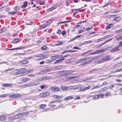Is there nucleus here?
Instances as JSON below:
<instances>
[{
	"label": "nucleus",
	"mask_w": 122,
	"mask_h": 122,
	"mask_svg": "<svg viewBox=\"0 0 122 122\" xmlns=\"http://www.w3.org/2000/svg\"><path fill=\"white\" fill-rule=\"evenodd\" d=\"M10 97L11 98H15V95H12L10 96Z\"/></svg>",
	"instance_id": "obj_59"
},
{
	"label": "nucleus",
	"mask_w": 122,
	"mask_h": 122,
	"mask_svg": "<svg viewBox=\"0 0 122 122\" xmlns=\"http://www.w3.org/2000/svg\"><path fill=\"white\" fill-rule=\"evenodd\" d=\"M26 69L25 68H23L20 69L15 70L13 72H15V73H13V75H16L18 74L21 73L23 71H25Z\"/></svg>",
	"instance_id": "obj_1"
},
{
	"label": "nucleus",
	"mask_w": 122,
	"mask_h": 122,
	"mask_svg": "<svg viewBox=\"0 0 122 122\" xmlns=\"http://www.w3.org/2000/svg\"><path fill=\"white\" fill-rule=\"evenodd\" d=\"M118 35H117L115 37V38L117 39V41H119L122 40V36L119 37H118Z\"/></svg>",
	"instance_id": "obj_26"
},
{
	"label": "nucleus",
	"mask_w": 122,
	"mask_h": 122,
	"mask_svg": "<svg viewBox=\"0 0 122 122\" xmlns=\"http://www.w3.org/2000/svg\"><path fill=\"white\" fill-rule=\"evenodd\" d=\"M93 28V26H92L91 27L86 28L85 29V30L86 31H88L90 30H91Z\"/></svg>",
	"instance_id": "obj_49"
},
{
	"label": "nucleus",
	"mask_w": 122,
	"mask_h": 122,
	"mask_svg": "<svg viewBox=\"0 0 122 122\" xmlns=\"http://www.w3.org/2000/svg\"><path fill=\"white\" fill-rule=\"evenodd\" d=\"M20 63L23 64H25L28 63V61L26 60H24L22 61H20Z\"/></svg>",
	"instance_id": "obj_15"
},
{
	"label": "nucleus",
	"mask_w": 122,
	"mask_h": 122,
	"mask_svg": "<svg viewBox=\"0 0 122 122\" xmlns=\"http://www.w3.org/2000/svg\"><path fill=\"white\" fill-rule=\"evenodd\" d=\"M40 109L43 108L45 107L46 105L45 104H41L39 106Z\"/></svg>",
	"instance_id": "obj_39"
},
{
	"label": "nucleus",
	"mask_w": 122,
	"mask_h": 122,
	"mask_svg": "<svg viewBox=\"0 0 122 122\" xmlns=\"http://www.w3.org/2000/svg\"><path fill=\"white\" fill-rule=\"evenodd\" d=\"M96 62L98 64H100L102 62H105L103 58L99 59L96 61Z\"/></svg>",
	"instance_id": "obj_12"
},
{
	"label": "nucleus",
	"mask_w": 122,
	"mask_h": 122,
	"mask_svg": "<svg viewBox=\"0 0 122 122\" xmlns=\"http://www.w3.org/2000/svg\"><path fill=\"white\" fill-rule=\"evenodd\" d=\"M81 62H82L81 61V59H79V60L76 61V64H78L79 63H81Z\"/></svg>",
	"instance_id": "obj_57"
},
{
	"label": "nucleus",
	"mask_w": 122,
	"mask_h": 122,
	"mask_svg": "<svg viewBox=\"0 0 122 122\" xmlns=\"http://www.w3.org/2000/svg\"><path fill=\"white\" fill-rule=\"evenodd\" d=\"M61 89L63 90H68L69 89V87L66 86L63 87L62 86L61 88Z\"/></svg>",
	"instance_id": "obj_29"
},
{
	"label": "nucleus",
	"mask_w": 122,
	"mask_h": 122,
	"mask_svg": "<svg viewBox=\"0 0 122 122\" xmlns=\"http://www.w3.org/2000/svg\"><path fill=\"white\" fill-rule=\"evenodd\" d=\"M52 20H49L47 21H46V26L49 25L50 23L51 22Z\"/></svg>",
	"instance_id": "obj_40"
},
{
	"label": "nucleus",
	"mask_w": 122,
	"mask_h": 122,
	"mask_svg": "<svg viewBox=\"0 0 122 122\" xmlns=\"http://www.w3.org/2000/svg\"><path fill=\"white\" fill-rule=\"evenodd\" d=\"M82 36L81 35L79 36H76L74 37V39L75 40L77 38H80L81 36Z\"/></svg>",
	"instance_id": "obj_58"
},
{
	"label": "nucleus",
	"mask_w": 122,
	"mask_h": 122,
	"mask_svg": "<svg viewBox=\"0 0 122 122\" xmlns=\"http://www.w3.org/2000/svg\"><path fill=\"white\" fill-rule=\"evenodd\" d=\"M109 36V35H107L105 36L103 38H102L100 39H98L97 41H96L95 42H96L97 43H98L99 42H100L104 40L106 38H108Z\"/></svg>",
	"instance_id": "obj_2"
},
{
	"label": "nucleus",
	"mask_w": 122,
	"mask_h": 122,
	"mask_svg": "<svg viewBox=\"0 0 122 122\" xmlns=\"http://www.w3.org/2000/svg\"><path fill=\"white\" fill-rule=\"evenodd\" d=\"M42 50H46V46H43L41 47Z\"/></svg>",
	"instance_id": "obj_62"
},
{
	"label": "nucleus",
	"mask_w": 122,
	"mask_h": 122,
	"mask_svg": "<svg viewBox=\"0 0 122 122\" xmlns=\"http://www.w3.org/2000/svg\"><path fill=\"white\" fill-rule=\"evenodd\" d=\"M102 57V56L101 55H100L99 56H97L96 57H94L93 58H92V61H93L96 60L97 59L100 58V57Z\"/></svg>",
	"instance_id": "obj_13"
},
{
	"label": "nucleus",
	"mask_w": 122,
	"mask_h": 122,
	"mask_svg": "<svg viewBox=\"0 0 122 122\" xmlns=\"http://www.w3.org/2000/svg\"><path fill=\"white\" fill-rule=\"evenodd\" d=\"M109 89V88L108 87H107V86H106V87H104L102 89V90L103 91H105L106 90H108Z\"/></svg>",
	"instance_id": "obj_41"
},
{
	"label": "nucleus",
	"mask_w": 122,
	"mask_h": 122,
	"mask_svg": "<svg viewBox=\"0 0 122 122\" xmlns=\"http://www.w3.org/2000/svg\"><path fill=\"white\" fill-rule=\"evenodd\" d=\"M29 84L30 86H32L37 85L38 83H36L35 82H34L32 83H30Z\"/></svg>",
	"instance_id": "obj_27"
},
{
	"label": "nucleus",
	"mask_w": 122,
	"mask_h": 122,
	"mask_svg": "<svg viewBox=\"0 0 122 122\" xmlns=\"http://www.w3.org/2000/svg\"><path fill=\"white\" fill-rule=\"evenodd\" d=\"M98 70V69H95L93 70H91L89 71L90 72H92L94 71H97Z\"/></svg>",
	"instance_id": "obj_52"
},
{
	"label": "nucleus",
	"mask_w": 122,
	"mask_h": 122,
	"mask_svg": "<svg viewBox=\"0 0 122 122\" xmlns=\"http://www.w3.org/2000/svg\"><path fill=\"white\" fill-rule=\"evenodd\" d=\"M90 52V51H88L86 52L85 53H82L80 55V56H83L84 55H85L86 54L88 53V52Z\"/></svg>",
	"instance_id": "obj_47"
},
{
	"label": "nucleus",
	"mask_w": 122,
	"mask_h": 122,
	"mask_svg": "<svg viewBox=\"0 0 122 122\" xmlns=\"http://www.w3.org/2000/svg\"><path fill=\"white\" fill-rule=\"evenodd\" d=\"M53 97L54 98H56L57 99H59L60 98H62V97L61 96H59L58 95H54Z\"/></svg>",
	"instance_id": "obj_19"
},
{
	"label": "nucleus",
	"mask_w": 122,
	"mask_h": 122,
	"mask_svg": "<svg viewBox=\"0 0 122 122\" xmlns=\"http://www.w3.org/2000/svg\"><path fill=\"white\" fill-rule=\"evenodd\" d=\"M95 51L96 52V53H97V54H99V53H100L101 51H102H102H103V50H97Z\"/></svg>",
	"instance_id": "obj_54"
},
{
	"label": "nucleus",
	"mask_w": 122,
	"mask_h": 122,
	"mask_svg": "<svg viewBox=\"0 0 122 122\" xmlns=\"http://www.w3.org/2000/svg\"><path fill=\"white\" fill-rule=\"evenodd\" d=\"M6 117L5 116H1L0 117V120L1 121H3L6 119Z\"/></svg>",
	"instance_id": "obj_34"
},
{
	"label": "nucleus",
	"mask_w": 122,
	"mask_h": 122,
	"mask_svg": "<svg viewBox=\"0 0 122 122\" xmlns=\"http://www.w3.org/2000/svg\"><path fill=\"white\" fill-rule=\"evenodd\" d=\"M17 12V11H12L11 12H8V13H9L10 15H13L16 14Z\"/></svg>",
	"instance_id": "obj_32"
},
{
	"label": "nucleus",
	"mask_w": 122,
	"mask_h": 122,
	"mask_svg": "<svg viewBox=\"0 0 122 122\" xmlns=\"http://www.w3.org/2000/svg\"><path fill=\"white\" fill-rule=\"evenodd\" d=\"M39 96L40 97H45L46 96V92H45L40 94L39 95Z\"/></svg>",
	"instance_id": "obj_22"
},
{
	"label": "nucleus",
	"mask_w": 122,
	"mask_h": 122,
	"mask_svg": "<svg viewBox=\"0 0 122 122\" xmlns=\"http://www.w3.org/2000/svg\"><path fill=\"white\" fill-rule=\"evenodd\" d=\"M33 70L32 69H30L26 71V72L27 73H29L30 72H33Z\"/></svg>",
	"instance_id": "obj_43"
},
{
	"label": "nucleus",
	"mask_w": 122,
	"mask_h": 122,
	"mask_svg": "<svg viewBox=\"0 0 122 122\" xmlns=\"http://www.w3.org/2000/svg\"><path fill=\"white\" fill-rule=\"evenodd\" d=\"M46 26V25H41L40 26V29H43L45 28Z\"/></svg>",
	"instance_id": "obj_48"
},
{
	"label": "nucleus",
	"mask_w": 122,
	"mask_h": 122,
	"mask_svg": "<svg viewBox=\"0 0 122 122\" xmlns=\"http://www.w3.org/2000/svg\"><path fill=\"white\" fill-rule=\"evenodd\" d=\"M63 44V42L61 41H57L56 42V44L55 45V46H58L62 45Z\"/></svg>",
	"instance_id": "obj_14"
},
{
	"label": "nucleus",
	"mask_w": 122,
	"mask_h": 122,
	"mask_svg": "<svg viewBox=\"0 0 122 122\" xmlns=\"http://www.w3.org/2000/svg\"><path fill=\"white\" fill-rule=\"evenodd\" d=\"M18 117L17 115L14 116L13 117H10L9 118V119L10 120H12L16 119H18Z\"/></svg>",
	"instance_id": "obj_10"
},
{
	"label": "nucleus",
	"mask_w": 122,
	"mask_h": 122,
	"mask_svg": "<svg viewBox=\"0 0 122 122\" xmlns=\"http://www.w3.org/2000/svg\"><path fill=\"white\" fill-rule=\"evenodd\" d=\"M98 97H103L104 96V95L103 94H98Z\"/></svg>",
	"instance_id": "obj_53"
},
{
	"label": "nucleus",
	"mask_w": 122,
	"mask_h": 122,
	"mask_svg": "<svg viewBox=\"0 0 122 122\" xmlns=\"http://www.w3.org/2000/svg\"><path fill=\"white\" fill-rule=\"evenodd\" d=\"M56 33L58 34H60L61 33V30L59 29L58 30Z\"/></svg>",
	"instance_id": "obj_60"
},
{
	"label": "nucleus",
	"mask_w": 122,
	"mask_h": 122,
	"mask_svg": "<svg viewBox=\"0 0 122 122\" xmlns=\"http://www.w3.org/2000/svg\"><path fill=\"white\" fill-rule=\"evenodd\" d=\"M17 115L18 117V118L22 116H23L22 113H19Z\"/></svg>",
	"instance_id": "obj_45"
},
{
	"label": "nucleus",
	"mask_w": 122,
	"mask_h": 122,
	"mask_svg": "<svg viewBox=\"0 0 122 122\" xmlns=\"http://www.w3.org/2000/svg\"><path fill=\"white\" fill-rule=\"evenodd\" d=\"M73 98V97L72 96H69L65 98V100H67L69 99H72Z\"/></svg>",
	"instance_id": "obj_23"
},
{
	"label": "nucleus",
	"mask_w": 122,
	"mask_h": 122,
	"mask_svg": "<svg viewBox=\"0 0 122 122\" xmlns=\"http://www.w3.org/2000/svg\"><path fill=\"white\" fill-rule=\"evenodd\" d=\"M66 33V32L65 30L61 32V34L62 35H64Z\"/></svg>",
	"instance_id": "obj_63"
},
{
	"label": "nucleus",
	"mask_w": 122,
	"mask_h": 122,
	"mask_svg": "<svg viewBox=\"0 0 122 122\" xmlns=\"http://www.w3.org/2000/svg\"><path fill=\"white\" fill-rule=\"evenodd\" d=\"M122 30V29H120L116 31H115V33H119V32H122V30Z\"/></svg>",
	"instance_id": "obj_56"
},
{
	"label": "nucleus",
	"mask_w": 122,
	"mask_h": 122,
	"mask_svg": "<svg viewBox=\"0 0 122 122\" xmlns=\"http://www.w3.org/2000/svg\"><path fill=\"white\" fill-rule=\"evenodd\" d=\"M51 88L52 91L55 92L59 91L60 90L59 88L56 86H52L51 87Z\"/></svg>",
	"instance_id": "obj_6"
},
{
	"label": "nucleus",
	"mask_w": 122,
	"mask_h": 122,
	"mask_svg": "<svg viewBox=\"0 0 122 122\" xmlns=\"http://www.w3.org/2000/svg\"><path fill=\"white\" fill-rule=\"evenodd\" d=\"M89 57H87L86 58H84L81 59V61L82 62V61H85L88 60V59L89 58Z\"/></svg>",
	"instance_id": "obj_38"
},
{
	"label": "nucleus",
	"mask_w": 122,
	"mask_h": 122,
	"mask_svg": "<svg viewBox=\"0 0 122 122\" xmlns=\"http://www.w3.org/2000/svg\"><path fill=\"white\" fill-rule=\"evenodd\" d=\"M8 95V94H2V95H0V98H3L7 97Z\"/></svg>",
	"instance_id": "obj_37"
},
{
	"label": "nucleus",
	"mask_w": 122,
	"mask_h": 122,
	"mask_svg": "<svg viewBox=\"0 0 122 122\" xmlns=\"http://www.w3.org/2000/svg\"><path fill=\"white\" fill-rule=\"evenodd\" d=\"M92 42V41L91 40H90L88 41H86L84 42H83V44L85 45L88 43H91Z\"/></svg>",
	"instance_id": "obj_33"
},
{
	"label": "nucleus",
	"mask_w": 122,
	"mask_h": 122,
	"mask_svg": "<svg viewBox=\"0 0 122 122\" xmlns=\"http://www.w3.org/2000/svg\"><path fill=\"white\" fill-rule=\"evenodd\" d=\"M122 66V62H120L116 64L113 66V67L115 68H117Z\"/></svg>",
	"instance_id": "obj_9"
},
{
	"label": "nucleus",
	"mask_w": 122,
	"mask_h": 122,
	"mask_svg": "<svg viewBox=\"0 0 122 122\" xmlns=\"http://www.w3.org/2000/svg\"><path fill=\"white\" fill-rule=\"evenodd\" d=\"M117 46L119 47H120L122 46V41H121L119 42V44Z\"/></svg>",
	"instance_id": "obj_46"
},
{
	"label": "nucleus",
	"mask_w": 122,
	"mask_h": 122,
	"mask_svg": "<svg viewBox=\"0 0 122 122\" xmlns=\"http://www.w3.org/2000/svg\"><path fill=\"white\" fill-rule=\"evenodd\" d=\"M95 54H97V53H96V51H95L92 53H90L89 54V55H94Z\"/></svg>",
	"instance_id": "obj_55"
},
{
	"label": "nucleus",
	"mask_w": 122,
	"mask_h": 122,
	"mask_svg": "<svg viewBox=\"0 0 122 122\" xmlns=\"http://www.w3.org/2000/svg\"><path fill=\"white\" fill-rule=\"evenodd\" d=\"M29 113V112H27L22 113L23 116L24 117H26L28 115Z\"/></svg>",
	"instance_id": "obj_28"
},
{
	"label": "nucleus",
	"mask_w": 122,
	"mask_h": 122,
	"mask_svg": "<svg viewBox=\"0 0 122 122\" xmlns=\"http://www.w3.org/2000/svg\"><path fill=\"white\" fill-rule=\"evenodd\" d=\"M119 47L117 46H116L110 50V51L112 52H114L116 51H119Z\"/></svg>",
	"instance_id": "obj_5"
},
{
	"label": "nucleus",
	"mask_w": 122,
	"mask_h": 122,
	"mask_svg": "<svg viewBox=\"0 0 122 122\" xmlns=\"http://www.w3.org/2000/svg\"><path fill=\"white\" fill-rule=\"evenodd\" d=\"M69 88L71 89L74 90L77 89L78 88V87L76 86H71L69 87Z\"/></svg>",
	"instance_id": "obj_24"
},
{
	"label": "nucleus",
	"mask_w": 122,
	"mask_h": 122,
	"mask_svg": "<svg viewBox=\"0 0 122 122\" xmlns=\"http://www.w3.org/2000/svg\"><path fill=\"white\" fill-rule=\"evenodd\" d=\"M13 85V84L12 83L8 84L6 83L5 84H2V86L11 87V86Z\"/></svg>",
	"instance_id": "obj_8"
},
{
	"label": "nucleus",
	"mask_w": 122,
	"mask_h": 122,
	"mask_svg": "<svg viewBox=\"0 0 122 122\" xmlns=\"http://www.w3.org/2000/svg\"><path fill=\"white\" fill-rule=\"evenodd\" d=\"M103 58L105 62L111 60L110 58L109 57V56L108 55H107Z\"/></svg>",
	"instance_id": "obj_7"
},
{
	"label": "nucleus",
	"mask_w": 122,
	"mask_h": 122,
	"mask_svg": "<svg viewBox=\"0 0 122 122\" xmlns=\"http://www.w3.org/2000/svg\"><path fill=\"white\" fill-rule=\"evenodd\" d=\"M27 4V1H25L23 3V5H22L21 7L22 8H25Z\"/></svg>",
	"instance_id": "obj_21"
},
{
	"label": "nucleus",
	"mask_w": 122,
	"mask_h": 122,
	"mask_svg": "<svg viewBox=\"0 0 122 122\" xmlns=\"http://www.w3.org/2000/svg\"><path fill=\"white\" fill-rule=\"evenodd\" d=\"M19 40H20V39H16L13 40V42L15 43H16L19 41Z\"/></svg>",
	"instance_id": "obj_35"
},
{
	"label": "nucleus",
	"mask_w": 122,
	"mask_h": 122,
	"mask_svg": "<svg viewBox=\"0 0 122 122\" xmlns=\"http://www.w3.org/2000/svg\"><path fill=\"white\" fill-rule=\"evenodd\" d=\"M15 98H19L20 97V95L19 94H15Z\"/></svg>",
	"instance_id": "obj_31"
},
{
	"label": "nucleus",
	"mask_w": 122,
	"mask_h": 122,
	"mask_svg": "<svg viewBox=\"0 0 122 122\" xmlns=\"http://www.w3.org/2000/svg\"><path fill=\"white\" fill-rule=\"evenodd\" d=\"M90 86H88L87 87H85L84 88V90L85 91L86 90H88L89 89H90Z\"/></svg>",
	"instance_id": "obj_44"
},
{
	"label": "nucleus",
	"mask_w": 122,
	"mask_h": 122,
	"mask_svg": "<svg viewBox=\"0 0 122 122\" xmlns=\"http://www.w3.org/2000/svg\"><path fill=\"white\" fill-rule=\"evenodd\" d=\"M70 71H60L59 73L61 74V76H63L64 75H66L68 74V72Z\"/></svg>",
	"instance_id": "obj_3"
},
{
	"label": "nucleus",
	"mask_w": 122,
	"mask_h": 122,
	"mask_svg": "<svg viewBox=\"0 0 122 122\" xmlns=\"http://www.w3.org/2000/svg\"><path fill=\"white\" fill-rule=\"evenodd\" d=\"M61 61L60 60H58L56 61L54 63V64H56L58 63H60Z\"/></svg>",
	"instance_id": "obj_50"
},
{
	"label": "nucleus",
	"mask_w": 122,
	"mask_h": 122,
	"mask_svg": "<svg viewBox=\"0 0 122 122\" xmlns=\"http://www.w3.org/2000/svg\"><path fill=\"white\" fill-rule=\"evenodd\" d=\"M113 25L112 23L109 24L107 26L105 29L106 30H108L112 27Z\"/></svg>",
	"instance_id": "obj_16"
},
{
	"label": "nucleus",
	"mask_w": 122,
	"mask_h": 122,
	"mask_svg": "<svg viewBox=\"0 0 122 122\" xmlns=\"http://www.w3.org/2000/svg\"><path fill=\"white\" fill-rule=\"evenodd\" d=\"M98 98V95H94L93 96V98L94 99H96L97 98Z\"/></svg>",
	"instance_id": "obj_61"
},
{
	"label": "nucleus",
	"mask_w": 122,
	"mask_h": 122,
	"mask_svg": "<svg viewBox=\"0 0 122 122\" xmlns=\"http://www.w3.org/2000/svg\"><path fill=\"white\" fill-rule=\"evenodd\" d=\"M112 39H108L105 42L102 43V44H101L99 46H97V48H98V47H100V46H101L103 45L106 42H108L109 41H111V40H112Z\"/></svg>",
	"instance_id": "obj_17"
},
{
	"label": "nucleus",
	"mask_w": 122,
	"mask_h": 122,
	"mask_svg": "<svg viewBox=\"0 0 122 122\" xmlns=\"http://www.w3.org/2000/svg\"><path fill=\"white\" fill-rule=\"evenodd\" d=\"M14 68H10L4 71L3 72L4 73H7V71H10L11 70H14Z\"/></svg>",
	"instance_id": "obj_30"
},
{
	"label": "nucleus",
	"mask_w": 122,
	"mask_h": 122,
	"mask_svg": "<svg viewBox=\"0 0 122 122\" xmlns=\"http://www.w3.org/2000/svg\"><path fill=\"white\" fill-rule=\"evenodd\" d=\"M111 94V92H108L106 93L105 94V95L106 96H108L110 95Z\"/></svg>",
	"instance_id": "obj_51"
},
{
	"label": "nucleus",
	"mask_w": 122,
	"mask_h": 122,
	"mask_svg": "<svg viewBox=\"0 0 122 122\" xmlns=\"http://www.w3.org/2000/svg\"><path fill=\"white\" fill-rule=\"evenodd\" d=\"M121 18L120 16H117L114 19V20L115 21H118L120 20L121 19Z\"/></svg>",
	"instance_id": "obj_25"
},
{
	"label": "nucleus",
	"mask_w": 122,
	"mask_h": 122,
	"mask_svg": "<svg viewBox=\"0 0 122 122\" xmlns=\"http://www.w3.org/2000/svg\"><path fill=\"white\" fill-rule=\"evenodd\" d=\"M21 79L22 81H24L25 82L30 81V79L28 78L23 77Z\"/></svg>",
	"instance_id": "obj_18"
},
{
	"label": "nucleus",
	"mask_w": 122,
	"mask_h": 122,
	"mask_svg": "<svg viewBox=\"0 0 122 122\" xmlns=\"http://www.w3.org/2000/svg\"><path fill=\"white\" fill-rule=\"evenodd\" d=\"M96 62L98 64H100L102 62H105L103 58L99 59L96 61Z\"/></svg>",
	"instance_id": "obj_11"
},
{
	"label": "nucleus",
	"mask_w": 122,
	"mask_h": 122,
	"mask_svg": "<svg viewBox=\"0 0 122 122\" xmlns=\"http://www.w3.org/2000/svg\"><path fill=\"white\" fill-rule=\"evenodd\" d=\"M35 57H40V59L39 60L45 58V56H44L43 54H37L34 55Z\"/></svg>",
	"instance_id": "obj_4"
},
{
	"label": "nucleus",
	"mask_w": 122,
	"mask_h": 122,
	"mask_svg": "<svg viewBox=\"0 0 122 122\" xmlns=\"http://www.w3.org/2000/svg\"><path fill=\"white\" fill-rule=\"evenodd\" d=\"M108 84V83L107 82H105L102 83V85H106Z\"/></svg>",
	"instance_id": "obj_64"
},
{
	"label": "nucleus",
	"mask_w": 122,
	"mask_h": 122,
	"mask_svg": "<svg viewBox=\"0 0 122 122\" xmlns=\"http://www.w3.org/2000/svg\"><path fill=\"white\" fill-rule=\"evenodd\" d=\"M56 8V7L55 6H53V7L49 8V9L47 10H46V11L47 12H48L49 11H51L55 9Z\"/></svg>",
	"instance_id": "obj_20"
},
{
	"label": "nucleus",
	"mask_w": 122,
	"mask_h": 122,
	"mask_svg": "<svg viewBox=\"0 0 122 122\" xmlns=\"http://www.w3.org/2000/svg\"><path fill=\"white\" fill-rule=\"evenodd\" d=\"M6 29L5 27L3 28L0 31V33L4 32L6 30Z\"/></svg>",
	"instance_id": "obj_36"
},
{
	"label": "nucleus",
	"mask_w": 122,
	"mask_h": 122,
	"mask_svg": "<svg viewBox=\"0 0 122 122\" xmlns=\"http://www.w3.org/2000/svg\"><path fill=\"white\" fill-rule=\"evenodd\" d=\"M69 56V55H66V56H64L63 57L61 58L60 59V60L61 61L63 60H64V58H65V57H67Z\"/></svg>",
	"instance_id": "obj_42"
}]
</instances>
